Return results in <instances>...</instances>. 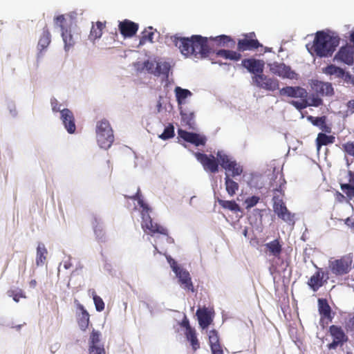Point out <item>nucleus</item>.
Returning a JSON list of instances; mask_svg holds the SVG:
<instances>
[{
  "mask_svg": "<svg viewBox=\"0 0 354 354\" xmlns=\"http://www.w3.org/2000/svg\"><path fill=\"white\" fill-rule=\"evenodd\" d=\"M171 39L182 55L187 57L204 59L209 56L212 50L208 45V38L201 35L184 37L175 35L171 37Z\"/></svg>",
  "mask_w": 354,
  "mask_h": 354,
  "instance_id": "f257e3e1",
  "label": "nucleus"
},
{
  "mask_svg": "<svg viewBox=\"0 0 354 354\" xmlns=\"http://www.w3.org/2000/svg\"><path fill=\"white\" fill-rule=\"evenodd\" d=\"M339 37L338 36L330 35L324 31H319L316 33L313 44L309 48V44L306 47L312 55H316L318 57H329L333 55L336 47L339 44Z\"/></svg>",
  "mask_w": 354,
  "mask_h": 354,
  "instance_id": "f03ea898",
  "label": "nucleus"
},
{
  "mask_svg": "<svg viewBox=\"0 0 354 354\" xmlns=\"http://www.w3.org/2000/svg\"><path fill=\"white\" fill-rule=\"evenodd\" d=\"M127 198H131L133 200H137L139 205L142 208L141 215L142 218V227L145 232L150 235H153L156 233L168 235V232L166 228L158 225L156 223H154L149 215V212H151V209L147 204H146L143 200L141 198V196L140 194V189H138L137 192L135 195L132 196H128L127 195L124 196Z\"/></svg>",
  "mask_w": 354,
  "mask_h": 354,
  "instance_id": "7ed1b4c3",
  "label": "nucleus"
},
{
  "mask_svg": "<svg viewBox=\"0 0 354 354\" xmlns=\"http://www.w3.org/2000/svg\"><path fill=\"white\" fill-rule=\"evenodd\" d=\"M95 131L99 146L105 149H109L114 141L113 131L109 122L106 119L98 121Z\"/></svg>",
  "mask_w": 354,
  "mask_h": 354,
  "instance_id": "20e7f679",
  "label": "nucleus"
},
{
  "mask_svg": "<svg viewBox=\"0 0 354 354\" xmlns=\"http://www.w3.org/2000/svg\"><path fill=\"white\" fill-rule=\"evenodd\" d=\"M216 156L221 162V167L226 171V173L231 172L230 177H235L242 174V167L235 160H231L227 154L222 151H218Z\"/></svg>",
  "mask_w": 354,
  "mask_h": 354,
  "instance_id": "39448f33",
  "label": "nucleus"
},
{
  "mask_svg": "<svg viewBox=\"0 0 354 354\" xmlns=\"http://www.w3.org/2000/svg\"><path fill=\"white\" fill-rule=\"evenodd\" d=\"M352 263V257L344 256L339 259L331 261L329 264V268L335 275H343L350 271Z\"/></svg>",
  "mask_w": 354,
  "mask_h": 354,
  "instance_id": "423d86ee",
  "label": "nucleus"
},
{
  "mask_svg": "<svg viewBox=\"0 0 354 354\" xmlns=\"http://www.w3.org/2000/svg\"><path fill=\"white\" fill-rule=\"evenodd\" d=\"M194 156L207 172L216 174L218 171V160L212 154L196 152Z\"/></svg>",
  "mask_w": 354,
  "mask_h": 354,
  "instance_id": "0eeeda50",
  "label": "nucleus"
},
{
  "mask_svg": "<svg viewBox=\"0 0 354 354\" xmlns=\"http://www.w3.org/2000/svg\"><path fill=\"white\" fill-rule=\"evenodd\" d=\"M262 45L256 39V35L254 32L243 35V37L238 40L237 50L239 52H244L246 50H254Z\"/></svg>",
  "mask_w": 354,
  "mask_h": 354,
  "instance_id": "6e6552de",
  "label": "nucleus"
},
{
  "mask_svg": "<svg viewBox=\"0 0 354 354\" xmlns=\"http://www.w3.org/2000/svg\"><path fill=\"white\" fill-rule=\"evenodd\" d=\"M252 81L257 87L266 91H274L279 89V80L276 78L265 75L263 73L259 74V75H254Z\"/></svg>",
  "mask_w": 354,
  "mask_h": 354,
  "instance_id": "1a4fd4ad",
  "label": "nucleus"
},
{
  "mask_svg": "<svg viewBox=\"0 0 354 354\" xmlns=\"http://www.w3.org/2000/svg\"><path fill=\"white\" fill-rule=\"evenodd\" d=\"M334 61L343 63L348 66L354 63V48L351 45H346L339 48L334 57Z\"/></svg>",
  "mask_w": 354,
  "mask_h": 354,
  "instance_id": "9d476101",
  "label": "nucleus"
},
{
  "mask_svg": "<svg viewBox=\"0 0 354 354\" xmlns=\"http://www.w3.org/2000/svg\"><path fill=\"white\" fill-rule=\"evenodd\" d=\"M329 333L333 337V342L328 345L329 349H335L338 346H342L348 338L340 326L332 325L329 328Z\"/></svg>",
  "mask_w": 354,
  "mask_h": 354,
  "instance_id": "9b49d317",
  "label": "nucleus"
},
{
  "mask_svg": "<svg viewBox=\"0 0 354 354\" xmlns=\"http://www.w3.org/2000/svg\"><path fill=\"white\" fill-rule=\"evenodd\" d=\"M317 94H312L309 97H306L302 101L292 100L290 104L297 110L301 111L308 106H319L322 104L323 101Z\"/></svg>",
  "mask_w": 354,
  "mask_h": 354,
  "instance_id": "f8f14e48",
  "label": "nucleus"
},
{
  "mask_svg": "<svg viewBox=\"0 0 354 354\" xmlns=\"http://www.w3.org/2000/svg\"><path fill=\"white\" fill-rule=\"evenodd\" d=\"M241 65L250 73L254 75H259V74L263 73L265 63L261 59L246 58L242 60Z\"/></svg>",
  "mask_w": 354,
  "mask_h": 354,
  "instance_id": "ddd939ff",
  "label": "nucleus"
},
{
  "mask_svg": "<svg viewBox=\"0 0 354 354\" xmlns=\"http://www.w3.org/2000/svg\"><path fill=\"white\" fill-rule=\"evenodd\" d=\"M279 95L292 98H299V101H302L306 97H308L306 89L301 86H286L279 90Z\"/></svg>",
  "mask_w": 354,
  "mask_h": 354,
  "instance_id": "4468645a",
  "label": "nucleus"
},
{
  "mask_svg": "<svg viewBox=\"0 0 354 354\" xmlns=\"http://www.w3.org/2000/svg\"><path fill=\"white\" fill-rule=\"evenodd\" d=\"M139 25L129 19L119 22L118 29L120 34L125 38L133 37L138 32Z\"/></svg>",
  "mask_w": 354,
  "mask_h": 354,
  "instance_id": "2eb2a0df",
  "label": "nucleus"
},
{
  "mask_svg": "<svg viewBox=\"0 0 354 354\" xmlns=\"http://www.w3.org/2000/svg\"><path fill=\"white\" fill-rule=\"evenodd\" d=\"M311 86L316 94L320 96H331L334 94L333 86L329 82L315 80L312 81Z\"/></svg>",
  "mask_w": 354,
  "mask_h": 354,
  "instance_id": "dca6fc26",
  "label": "nucleus"
},
{
  "mask_svg": "<svg viewBox=\"0 0 354 354\" xmlns=\"http://www.w3.org/2000/svg\"><path fill=\"white\" fill-rule=\"evenodd\" d=\"M60 115L62 123L68 133L71 134L75 133L76 126L73 112L68 109H64L60 111Z\"/></svg>",
  "mask_w": 354,
  "mask_h": 354,
  "instance_id": "f3484780",
  "label": "nucleus"
},
{
  "mask_svg": "<svg viewBox=\"0 0 354 354\" xmlns=\"http://www.w3.org/2000/svg\"><path fill=\"white\" fill-rule=\"evenodd\" d=\"M317 271L308 279L307 284L314 291L317 292L323 285L326 279H324L325 273L322 268L315 266Z\"/></svg>",
  "mask_w": 354,
  "mask_h": 354,
  "instance_id": "a211bd4d",
  "label": "nucleus"
},
{
  "mask_svg": "<svg viewBox=\"0 0 354 354\" xmlns=\"http://www.w3.org/2000/svg\"><path fill=\"white\" fill-rule=\"evenodd\" d=\"M178 133L182 139L196 146L205 145L206 138L198 133L188 132L183 129H178Z\"/></svg>",
  "mask_w": 354,
  "mask_h": 354,
  "instance_id": "6ab92c4d",
  "label": "nucleus"
},
{
  "mask_svg": "<svg viewBox=\"0 0 354 354\" xmlns=\"http://www.w3.org/2000/svg\"><path fill=\"white\" fill-rule=\"evenodd\" d=\"M176 275L180 286L185 290L194 292L195 291L189 272L185 270H180Z\"/></svg>",
  "mask_w": 354,
  "mask_h": 354,
  "instance_id": "aec40b11",
  "label": "nucleus"
},
{
  "mask_svg": "<svg viewBox=\"0 0 354 354\" xmlns=\"http://www.w3.org/2000/svg\"><path fill=\"white\" fill-rule=\"evenodd\" d=\"M62 37L64 42V48L66 50L73 47L80 38V35L77 32H73L71 28L63 30Z\"/></svg>",
  "mask_w": 354,
  "mask_h": 354,
  "instance_id": "412c9836",
  "label": "nucleus"
},
{
  "mask_svg": "<svg viewBox=\"0 0 354 354\" xmlns=\"http://www.w3.org/2000/svg\"><path fill=\"white\" fill-rule=\"evenodd\" d=\"M77 308L80 310V313L77 315V322L80 328L85 331L88 327L90 315L83 305L78 304Z\"/></svg>",
  "mask_w": 354,
  "mask_h": 354,
  "instance_id": "4be33fe9",
  "label": "nucleus"
},
{
  "mask_svg": "<svg viewBox=\"0 0 354 354\" xmlns=\"http://www.w3.org/2000/svg\"><path fill=\"white\" fill-rule=\"evenodd\" d=\"M274 70V73L283 78L297 80L298 77V75L289 66H286L284 64L277 65Z\"/></svg>",
  "mask_w": 354,
  "mask_h": 354,
  "instance_id": "5701e85b",
  "label": "nucleus"
},
{
  "mask_svg": "<svg viewBox=\"0 0 354 354\" xmlns=\"http://www.w3.org/2000/svg\"><path fill=\"white\" fill-rule=\"evenodd\" d=\"M265 247L269 252V254L279 258L281 255L283 248L280 239H276L265 244Z\"/></svg>",
  "mask_w": 354,
  "mask_h": 354,
  "instance_id": "b1692460",
  "label": "nucleus"
},
{
  "mask_svg": "<svg viewBox=\"0 0 354 354\" xmlns=\"http://www.w3.org/2000/svg\"><path fill=\"white\" fill-rule=\"evenodd\" d=\"M318 309L322 318L327 319L329 321L332 320L331 308L326 299H318Z\"/></svg>",
  "mask_w": 354,
  "mask_h": 354,
  "instance_id": "393cba45",
  "label": "nucleus"
},
{
  "mask_svg": "<svg viewBox=\"0 0 354 354\" xmlns=\"http://www.w3.org/2000/svg\"><path fill=\"white\" fill-rule=\"evenodd\" d=\"M196 315L198 317L199 325L203 329L206 328L212 322L211 316L207 308L198 309L196 311Z\"/></svg>",
  "mask_w": 354,
  "mask_h": 354,
  "instance_id": "a878e982",
  "label": "nucleus"
},
{
  "mask_svg": "<svg viewBox=\"0 0 354 354\" xmlns=\"http://www.w3.org/2000/svg\"><path fill=\"white\" fill-rule=\"evenodd\" d=\"M180 114L182 119V122L187 126L188 129L194 130L196 129V124L194 121V112H186L180 108Z\"/></svg>",
  "mask_w": 354,
  "mask_h": 354,
  "instance_id": "bb28decb",
  "label": "nucleus"
},
{
  "mask_svg": "<svg viewBox=\"0 0 354 354\" xmlns=\"http://www.w3.org/2000/svg\"><path fill=\"white\" fill-rule=\"evenodd\" d=\"M225 185L226 192L230 196H234L239 188L238 183L232 180L230 174L227 173H225Z\"/></svg>",
  "mask_w": 354,
  "mask_h": 354,
  "instance_id": "cd10ccee",
  "label": "nucleus"
},
{
  "mask_svg": "<svg viewBox=\"0 0 354 354\" xmlns=\"http://www.w3.org/2000/svg\"><path fill=\"white\" fill-rule=\"evenodd\" d=\"M335 141L334 136H328L324 133H319L316 138L317 149L319 151L322 146L333 144Z\"/></svg>",
  "mask_w": 354,
  "mask_h": 354,
  "instance_id": "c85d7f7f",
  "label": "nucleus"
},
{
  "mask_svg": "<svg viewBox=\"0 0 354 354\" xmlns=\"http://www.w3.org/2000/svg\"><path fill=\"white\" fill-rule=\"evenodd\" d=\"M51 41V36L50 33L47 28V26H45L43 28L42 34L39 39L38 41V49L40 51H42L43 50L46 49L48 45L50 44Z\"/></svg>",
  "mask_w": 354,
  "mask_h": 354,
  "instance_id": "c756f323",
  "label": "nucleus"
},
{
  "mask_svg": "<svg viewBox=\"0 0 354 354\" xmlns=\"http://www.w3.org/2000/svg\"><path fill=\"white\" fill-rule=\"evenodd\" d=\"M106 22L97 21L95 26L93 25L89 34V39L94 41L102 37V30L105 28Z\"/></svg>",
  "mask_w": 354,
  "mask_h": 354,
  "instance_id": "7c9ffc66",
  "label": "nucleus"
},
{
  "mask_svg": "<svg viewBox=\"0 0 354 354\" xmlns=\"http://www.w3.org/2000/svg\"><path fill=\"white\" fill-rule=\"evenodd\" d=\"M155 30L151 26L146 28L140 34L139 46H143L147 42H153V35Z\"/></svg>",
  "mask_w": 354,
  "mask_h": 354,
  "instance_id": "2f4dec72",
  "label": "nucleus"
},
{
  "mask_svg": "<svg viewBox=\"0 0 354 354\" xmlns=\"http://www.w3.org/2000/svg\"><path fill=\"white\" fill-rule=\"evenodd\" d=\"M48 251L44 243H39L37 248L36 265L41 266L46 261Z\"/></svg>",
  "mask_w": 354,
  "mask_h": 354,
  "instance_id": "473e14b6",
  "label": "nucleus"
},
{
  "mask_svg": "<svg viewBox=\"0 0 354 354\" xmlns=\"http://www.w3.org/2000/svg\"><path fill=\"white\" fill-rule=\"evenodd\" d=\"M216 55L226 59L233 61H239L241 58V55L239 53L230 50H219L217 51Z\"/></svg>",
  "mask_w": 354,
  "mask_h": 354,
  "instance_id": "72a5a7b5",
  "label": "nucleus"
},
{
  "mask_svg": "<svg viewBox=\"0 0 354 354\" xmlns=\"http://www.w3.org/2000/svg\"><path fill=\"white\" fill-rule=\"evenodd\" d=\"M175 93L177 102L178 105H181L185 103V100L192 95V93L190 91L185 88H182L179 86H176L175 88Z\"/></svg>",
  "mask_w": 354,
  "mask_h": 354,
  "instance_id": "f704fd0d",
  "label": "nucleus"
},
{
  "mask_svg": "<svg viewBox=\"0 0 354 354\" xmlns=\"http://www.w3.org/2000/svg\"><path fill=\"white\" fill-rule=\"evenodd\" d=\"M187 339L190 342L194 351H196L200 348V343L196 336V332L195 329L190 331L185 332Z\"/></svg>",
  "mask_w": 354,
  "mask_h": 354,
  "instance_id": "c9c22d12",
  "label": "nucleus"
},
{
  "mask_svg": "<svg viewBox=\"0 0 354 354\" xmlns=\"http://www.w3.org/2000/svg\"><path fill=\"white\" fill-rule=\"evenodd\" d=\"M323 73L329 75H335L337 77H343L344 75V71L333 64L327 66L323 68Z\"/></svg>",
  "mask_w": 354,
  "mask_h": 354,
  "instance_id": "e433bc0d",
  "label": "nucleus"
},
{
  "mask_svg": "<svg viewBox=\"0 0 354 354\" xmlns=\"http://www.w3.org/2000/svg\"><path fill=\"white\" fill-rule=\"evenodd\" d=\"M170 69V65L167 62H157L154 71H151V74L156 76L160 75H167Z\"/></svg>",
  "mask_w": 354,
  "mask_h": 354,
  "instance_id": "4c0bfd02",
  "label": "nucleus"
},
{
  "mask_svg": "<svg viewBox=\"0 0 354 354\" xmlns=\"http://www.w3.org/2000/svg\"><path fill=\"white\" fill-rule=\"evenodd\" d=\"M273 201V209L277 216L283 214V212L288 209L283 200L279 199L278 196H274Z\"/></svg>",
  "mask_w": 354,
  "mask_h": 354,
  "instance_id": "58836bf2",
  "label": "nucleus"
},
{
  "mask_svg": "<svg viewBox=\"0 0 354 354\" xmlns=\"http://www.w3.org/2000/svg\"><path fill=\"white\" fill-rule=\"evenodd\" d=\"M218 203L224 209H230L234 212L241 211L239 205L234 201H225L218 198Z\"/></svg>",
  "mask_w": 354,
  "mask_h": 354,
  "instance_id": "ea45409f",
  "label": "nucleus"
},
{
  "mask_svg": "<svg viewBox=\"0 0 354 354\" xmlns=\"http://www.w3.org/2000/svg\"><path fill=\"white\" fill-rule=\"evenodd\" d=\"M295 214L291 213L288 209L283 212V214L277 216L279 218L290 225H294L295 223Z\"/></svg>",
  "mask_w": 354,
  "mask_h": 354,
  "instance_id": "a19ab883",
  "label": "nucleus"
},
{
  "mask_svg": "<svg viewBox=\"0 0 354 354\" xmlns=\"http://www.w3.org/2000/svg\"><path fill=\"white\" fill-rule=\"evenodd\" d=\"M342 150L344 152L345 156L354 158V140L348 141L343 143L341 147Z\"/></svg>",
  "mask_w": 354,
  "mask_h": 354,
  "instance_id": "79ce46f5",
  "label": "nucleus"
},
{
  "mask_svg": "<svg viewBox=\"0 0 354 354\" xmlns=\"http://www.w3.org/2000/svg\"><path fill=\"white\" fill-rule=\"evenodd\" d=\"M8 295L16 302H19L21 298H26L24 292L21 289L10 290L8 291Z\"/></svg>",
  "mask_w": 354,
  "mask_h": 354,
  "instance_id": "37998d69",
  "label": "nucleus"
},
{
  "mask_svg": "<svg viewBox=\"0 0 354 354\" xmlns=\"http://www.w3.org/2000/svg\"><path fill=\"white\" fill-rule=\"evenodd\" d=\"M211 40H214L216 41L218 44L225 46V44H228L229 42H232L234 45L235 44V41L227 35H222L218 37H216L214 38H209Z\"/></svg>",
  "mask_w": 354,
  "mask_h": 354,
  "instance_id": "c03bdc74",
  "label": "nucleus"
},
{
  "mask_svg": "<svg viewBox=\"0 0 354 354\" xmlns=\"http://www.w3.org/2000/svg\"><path fill=\"white\" fill-rule=\"evenodd\" d=\"M100 335L99 331L93 329L90 335L89 346H100V345H98L100 342Z\"/></svg>",
  "mask_w": 354,
  "mask_h": 354,
  "instance_id": "a18cd8bd",
  "label": "nucleus"
},
{
  "mask_svg": "<svg viewBox=\"0 0 354 354\" xmlns=\"http://www.w3.org/2000/svg\"><path fill=\"white\" fill-rule=\"evenodd\" d=\"M174 136V127L173 124H169L164 129L163 133L159 136L161 139L165 140Z\"/></svg>",
  "mask_w": 354,
  "mask_h": 354,
  "instance_id": "49530a36",
  "label": "nucleus"
},
{
  "mask_svg": "<svg viewBox=\"0 0 354 354\" xmlns=\"http://www.w3.org/2000/svg\"><path fill=\"white\" fill-rule=\"evenodd\" d=\"M93 299L96 310L98 312L104 310L105 306L104 302L100 296L95 294V291L93 292Z\"/></svg>",
  "mask_w": 354,
  "mask_h": 354,
  "instance_id": "de8ad7c7",
  "label": "nucleus"
},
{
  "mask_svg": "<svg viewBox=\"0 0 354 354\" xmlns=\"http://www.w3.org/2000/svg\"><path fill=\"white\" fill-rule=\"evenodd\" d=\"M209 346L211 345L217 344L220 343L218 333L216 330L212 329L209 330L208 334Z\"/></svg>",
  "mask_w": 354,
  "mask_h": 354,
  "instance_id": "09e8293b",
  "label": "nucleus"
},
{
  "mask_svg": "<svg viewBox=\"0 0 354 354\" xmlns=\"http://www.w3.org/2000/svg\"><path fill=\"white\" fill-rule=\"evenodd\" d=\"M340 187L350 199L354 197V185L351 184H341Z\"/></svg>",
  "mask_w": 354,
  "mask_h": 354,
  "instance_id": "8fccbe9b",
  "label": "nucleus"
},
{
  "mask_svg": "<svg viewBox=\"0 0 354 354\" xmlns=\"http://www.w3.org/2000/svg\"><path fill=\"white\" fill-rule=\"evenodd\" d=\"M308 120L314 126L318 127L319 128L320 126H322L324 123V120H326V116L314 117V116L310 115L308 117Z\"/></svg>",
  "mask_w": 354,
  "mask_h": 354,
  "instance_id": "3c124183",
  "label": "nucleus"
},
{
  "mask_svg": "<svg viewBox=\"0 0 354 354\" xmlns=\"http://www.w3.org/2000/svg\"><path fill=\"white\" fill-rule=\"evenodd\" d=\"M259 197L257 196H252L251 197L247 198L245 201V208L249 209L253 207L259 203Z\"/></svg>",
  "mask_w": 354,
  "mask_h": 354,
  "instance_id": "603ef678",
  "label": "nucleus"
},
{
  "mask_svg": "<svg viewBox=\"0 0 354 354\" xmlns=\"http://www.w3.org/2000/svg\"><path fill=\"white\" fill-rule=\"evenodd\" d=\"M89 354H106L104 346H89L88 348Z\"/></svg>",
  "mask_w": 354,
  "mask_h": 354,
  "instance_id": "864d4df0",
  "label": "nucleus"
},
{
  "mask_svg": "<svg viewBox=\"0 0 354 354\" xmlns=\"http://www.w3.org/2000/svg\"><path fill=\"white\" fill-rule=\"evenodd\" d=\"M167 261L169 263L172 270L176 273H177L180 270L183 268L179 267L177 264V262L173 259L171 257H167Z\"/></svg>",
  "mask_w": 354,
  "mask_h": 354,
  "instance_id": "5fc2aeb1",
  "label": "nucleus"
},
{
  "mask_svg": "<svg viewBox=\"0 0 354 354\" xmlns=\"http://www.w3.org/2000/svg\"><path fill=\"white\" fill-rule=\"evenodd\" d=\"M286 183V182L284 178L283 177V176H281L280 178H279V185L278 186V187L275 188L274 189V191L279 192L281 195H283Z\"/></svg>",
  "mask_w": 354,
  "mask_h": 354,
  "instance_id": "6e6d98bb",
  "label": "nucleus"
},
{
  "mask_svg": "<svg viewBox=\"0 0 354 354\" xmlns=\"http://www.w3.org/2000/svg\"><path fill=\"white\" fill-rule=\"evenodd\" d=\"M212 354H224L221 343L210 346Z\"/></svg>",
  "mask_w": 354,
  "mask_h": 354,
  "instance_id": "4d7b16f0",
  "label": "nucleus"
},
{
  "mask_svg": "<svg viewBox=\"0 0 354 354\" xmlns=\"http://www.w3.org/2000/svg\"><path fill=\"white\" fill-rule=\"evenodd\" d=\"M55 23L57 25H58L60 28L62 29V32L63 30H66V28H64V23L66 21L65 17L64 15H59L55 18Z\"/></svg>",
  "mask_w": 354,
  "mask_h": 354,
  "instance_id": "13d9d810",
  "label": "nucleus"
},
{
  "mask_svg": "<svg viewBox=\"0 0 354 354\" xmlns=\"http://www.w3.org/2000/svg\"><path fill=\"white\" fill-rule=\"evenodd\" d=\"M52 110L53 112H60V104L55 98H52L50 100Z\"/></svg>",
  "mask_w": 354,
  "mask_h": 354,
  "instance_id": "bf43d9fd",
  "label": "nucleus"
},
{
  "mask_svg": "<svg viewBox=\"0 0 354 354\" xmlns=\"http://www.w3.org/2000/svg\"><path fill=\"white\" fill-rule=\"evenodd\" d=\"M94 232L97 237L102 239L104 237V232L100 225H96L94 228Z\"/></svg>",
  "mask_w": 354,
  "mask_h": 354,
  "instance_id": "052dcab7",
  "label": "nucleus"
},
{
  "mask_svg": "<svg viewBox=\"0 0 354 354\" xmlns=\"http://www.w3.org/2000/svg\"><path fill=\"white\" fill-rule=\"evenodd\" d=\"M180 325L182 327H184L185 328V331H190L194 329L189 325V322L186 317L183 319Z\"/></svg>",
  "mask_w": 354,
  "mask_h": 354,
  "instance_id": "680f3d73",
  "label": "nucleus"
},
{
  "mask_svg": "<svg viewBox=\"0 0 354 354\" xmlns=\"http://www.w3.org/2000/svg\"><path fill=\"white\" fill-rule=\"evenodd\" d=\"M145 66L146 69L151 73V71H154L155 69V64L152 62L147 61L145 62Z\"/></svg>",
  "mask_w": 354,
  "mask_h": 354,
  "instance_id": "e2e57ef3",
  "label": "nucleus"
},
{
  "mask_svg": "<svg viewBox=\"0 0 354 354\" xmlns=\"http://www.w3.org/2000/svg\"><path fill=\"white\" fill-rule=\"evenodd\" d=\"M335 199L339 203H343L345 201L346 197L344 196V194H342L339 192H336Z\"/></svg>",
  "mask_w": 354,
  "mask_h": 354,
  "instance_id": "0e129e2a",
  "label": "nucleus"
},
{
  "mask_svg": "<svg viewBox=\"0 0 354 354\" xmlns=\"http://www.w3.org/2000/svg\"><path fill=\"white\" fill-rule=\"evenodd\" d=\"M319 129L326 133H330L331 132V128L326 124V120H324V123L320 126Z\"/></svg>",
  "mask_w": 354,
  "mask_h": 354,
  "instance_id": "69168bd1",
  "label": "nucleus"
},
{
  "mask_svg": "<svg viewBox=\"0 0 354 354\" xmlns=\"http://www.w3.org/2000/svg\"><path fill=\"white\" fill-rule=\"evenodd\" d=\"M346 106L351 113H354V99L349 100L346 104Z\"/></svg>",
  "mask_w": 354,
  "mask_h": 354,
  "instance_id": "338daca9",
  "label": "nucleus"
},
{
  "mask_svg": "<svg viewBox=\"0 0 354 354\" xmlns=\"http://www.w3.org/2000/svg\"><path fill=\"white\" fill-rule=\"evenodd\" d=\"M348 175L349 184L351 185L352 183H354V171L349 170L348 171Z\"/></svg>",
  "mask_w": 354,
  "mask_h": 354,
  "instance_id": "774afa93",
  "label": "nucleus"
}]
</instances>
